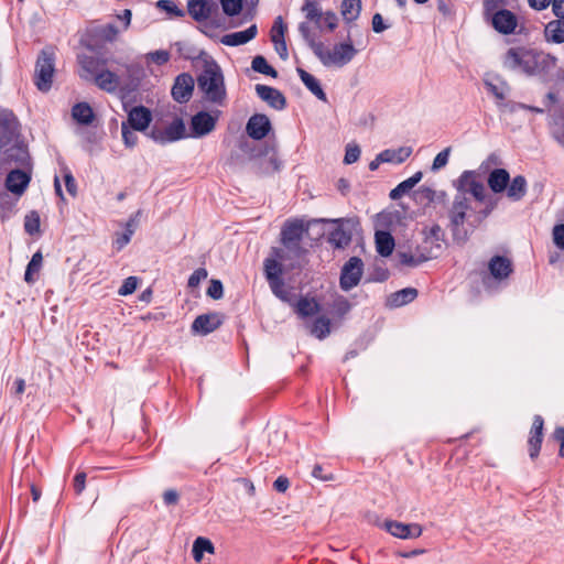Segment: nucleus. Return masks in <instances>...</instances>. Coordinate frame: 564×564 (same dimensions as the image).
<instances>
[{"instance_id": "nucleus-1", "label": "nucleus", "mask_w": 564, "mask_h": 564, "mask_svg": "<svg viewBox=\"0 0 564 564\" xmlns=\"http://www.w3.org/2000/svg\"><path fill=\"white\" fill-rule=\"evenodd\" d=\"M557 58L549 53L525 48L511 47L503 57V66L519 70L528 76L546 73L556 66Z\"/></svg>"}, {"instance_id": "nucleus-2", "label": "nucleus", "mask_w": 564, "mask_h": 564, "mask_svg": "<svg viewBox=\"0 0 564 564\" xmlns=\"http://www.w3.org/2000/svg\"><path fill=\"white\" fill-rule=\"evenodd\" d=\"M495 205L487 206L484 210L473 214V208L469 197L455 194L453 202L447 210L449 219V227L453 237L456 240L465 241L467 231L464 229V224L469 221L471 227H477L494 209Z\"/></svg>"}, {"instance_id": "nucleus-3", "label": "nucleus", "mask_w": 564, "mask_h": 564, "mask_svg": "<svg viewBox=\"0 0 564 564\" xmlns=\"http://www.w3.org/2000/svg\"><path fill=\"white\" fill-rule=\"evenodd\" d=\"M197 87L205 101L225 107L227 104V89L220 66L214 62H206L197 76Z\"/></svg>"}, {"instance_id": "nucleus-4", "label": "nucleus", "mask_w": 564, "mask_h": 564, "mask_svg": "<svg viewBox=\"0 0 564 564\" xmlns=\"http://www.w3.org/2000/svg\"><path fill=\"white\" fill-rule=\"evenodd\" d=\"M314 54L325 67L341 68L352 61L357 50L351 43H337L332 48L321 43L314 45Z\"/></svg>"}, {"instance_id": "nucleus-5", "label": "nucleus", "mask_w": 564, "mask_h": 564, "mask_svg": "<svg viewBox=\"0 0 564 564\" xmlns=\"http://www.w3.org/2000/svg\"><path fill=\"white\" fill-rule=\"evenodd\" d=\"M455 188L457 195L468 197L473 196L477 202L482 203L486 199L485 185L477 180L474 171H465L455 182Z\"/></svg>"}, {"instance_id": "nucleus-6", "label": "nucleus", "mask_w": 564, "mask_h": 564, "mask_svg": "<svg viewBox=\"0 0 564 564\" xmlns=\"http://www.w3.org/2000/svg\"><path fill=\"white\" fill-rule=\"evenodd\" d=\"M53 54L43 51L36 61L34 80L41 91L50 90L54 76Z\"/></svg>"}, {"instance_id": "nucleus-7", "label": "nucleus", "mask_w": 564, "mask_h": 564, "mask_svg": "<svg viewBox=\"0 0 564 564\" xmlns=\"http://www.w3.org/2000/svg\"><path fill=\"white\" fill-rule=\"evenodd\" d=\"M380 528L386 530L392 536L402 539V540H411L417 539L423 533V528L419 523H403L397 520H384Z\"/></svg>"}, {"instance_id": "nucleus-8", "label": "nucleus", "mask_w": 564, "mask_h": 564, "mask_svg": "<svg viewBox=\"0 0 564 564\" xmlns=\"http://www.w3.org/2000/svg\"><path fill=\"white\" fill-rule=\"evenodd\" d=\"M364 272V263L360 258H350L343 267L340 274V288L344 291H349L357 286L360 282Z\"/></svg>"}, {"instance_id": "nucleus-9", "label": "nucleus", "mask_w": 564, "mask_h": 564, "mask_svg": "<svg viewBox=\"0 0 564 564\" xmlns=\"http://www.w3.org/2000/svg\"><path fill=\"white\" fill-rule=\"evenodd\" d=\"M219 111H215L214 113L207 111H199L192 117L191 120V135L194 138H202L204 135L209 134L214 131Z\"/></svg>"}, {"instance_id": "nucleus-10", "label": "nucleus", "mask_w": 564, "mask_h": 564, "mask_svg": "<svg viewBox=\"0 0 564 564\" xmlns=\"http://www.w3.org/2000/svg\"><path fill=\"white\" fill-rule=\"evenodd\" d=\"M544 437V419L536 414L533 416L528 437V452L532 460H535L541 452Z\"/></svg>"}, {"instance_id": "nucleus-11", "label": "nucleus", "mask_w": 564, "mask_h": 564, "mask_svg": "<svg viewBox=\"0 0 564 564\" xmlns=\"http://www.w3.org/2000/svg\"><path fill=\"white\" fill-rule=\"evenodd\" d=\"M194 87L195 82L191 74H180L175 78L174 85L171 90L173 99L180 104L187 102L193 95Z\"/></svg>"}, {"instance_id": "nucleus-12", "label": "nucleus", "mask_w": 564, "mask_h": 564, "mask_svg": "<svg viewBox=\"0 0 564 564\" xmlns=\"http://www.w3.org/2000/svg\"><path fill=\"white\" fill-rule=\"evenodd\" d=\"M304 227L302 223L290 221L286 223L282 229V242L292 250L296 256H300L302 250L299 247V241L302 239Z\"/></svg>"}, {"instance_id": "nucleus-13", "label": "nucleus", "mask_w": 564, "mask_h": 564, "mask_svg": "<svg viewBox=\"0 0 564 564\" xmlns=\"http://www.w3.org/2000/svg\"><path fill=\"white\" fill-rule=\"evenodd\" d=\"M185 135V124L181 119L174 120L165 130L154 129L151 132L153 140L160 143L173 142Z\"/></svg>"}, {"instance_id": "nucleus-14", "label": "nucleus", "mask_w": 564, "mask_h": 564, "mask_svg": "<svg viewBox=\"0 0 564 564\" xmlns=\"http://www.w3.org/2000/svg\"><path fill=\"white\" fill-rule=\"evenodd\" d=\"M491 24L499 33L511 34L516 31L518 20L514 13L507 9H501L492 14Z\"/></svg>"}, {"instance_id": "nucleus-15", "label": "nucleus", "mask_w": 564, "mask_h": 564, "mask_svg": "<svg viewBox=\"0 0 564 564\" xmlns=\"http://www.w3.org/2000/svg\"><path fill=\"white\" fill-rule=\"evenodd\" d=\"M247 133L254 140H261L271 130V123L265 115H253L247 122Z\"/></svg>"}, {"instance_id": "nucleus-16", "label": "nucleus", "mask_w": 564, "mask_h": 564, "mask_svg": "<svg viewBox=\"0 0 564 564\" xmlns=\"http://www.w3.org/2000/svg\"><path fill=\"white\" fill-rule=\"evenodd\" d=\"M188 13L195 21H204L217 11V3L208 0H189L187 3Z\"/></svg>"}, {"instance_id": "nucleus-17", "label": "nucleus", "mask_w": 564, "mask_h": 564, "mask_svg": "<svg viewBox=\"0 0 564 564\" xmlns=\"http://www.w3.org/2000/svg\"><path fill=\"white\" fill-rule=\"evenodd\" d=\"M223 323V318L217 313L203 314L197 316L193 324V332L206 335L216 330Z\"/></svg>"}, {"instance_id": "nucleus-18", "label": "nucleus", "mask_w": 564, "mask_h": 564, "mask_svg": "<svg viewBox=\"0 0 564 564\" xmlns=\"http://www.w3.org/2000/svg\"><path fill=\"white\" fill-rule=\"evenodd\" d=\"M257 95L274 109L281 110L285 107V98L282 93L273 87L258 84Z\"/></svg>"}, {"instance_id": "nucleus-19", "label": "nucleus", "mask_w": 564, "mask_h": 564, "mask_svg": "<svg viewBox=\"0 0 564 564\" xmlns=\"http://www.w3.org/2000/svg\"><path fill=\"white\" fill-rule=\"evenodd\" d=\"M78 63L80 66L79 76L85 80H93L98 72L106 65L105 61L87 55H80Z\"/></svg>"}, {"instance_id": "nucleus-20", "label": "nucleus", "mask_w": 564, "mask_h": 564, "mask_svg": "<svg viewBox=\"0 0 564 564\" xmlns=\"http://www.w3.org/2000/svg\"><path fill=\"white\" fill-rule=\"evenodd\" d=\"M94 83L102 90L113 93L120 86V76L106 69L105 66L93 78Z\"/></svg>"}, {"instance_id": "nucleus-21", "label": "nucleus", "mask_w": 564, "mask_h": 564, "mask_svg": "<svg viewBox=\"0 0 564 564\" xmlns=\"http://www.w3.org/2000/svg\"><path fill=\"white\" fill-rule=\"evenodd\" d=\"M273 253V258H268L264 261V272L268 282L280 279L282 274V263L285 261V254L283 250L274 249Z\"/></svg>"}, {"instance_id": "nucleus-22", "label": "nucleus", "mask_w": 564, "mask_h": 564, "mask_svg": "<svg viewBox=\"0 0 564 564\" xmlns=\"http://www.w3.org/2000/svg\"><path fill=\"white\" fill-rule=\"evenodd\" d=\"M257 32H258L257 25L252 24L251 26H249L248 29H246L243 31L225 34L220 39V42L227 46L242 45V44L248 43L252 39H254L257 35Z\"/></svg>"}, {"instance_id": "nucleus-23", "label": "nucleus", "mask_w": 564, "mask_h": 564, "mask_svg": "<svg viewBox=\"0 0 564 564\" xmlns=\"http://www.w3.org/2000/svg\"><path fill=\"white\" fill-rule=\"evenodd\" d=\"M29 183V174L21 170L11 171L6 180L8 191L17 195H21L25 191Z\"/></svg>"}, {"instance_id": "nucleus-24", "label": "nucleus", "mask_w": 564, "mask_h": 564, "mask_svg": "<svg viewBox=\"0 0 564 564\" xmlns=\"http://www.w3.org/2000/svg\"><path fill=\"white\" fill-rule=\"evenodd\" d=\"M151 119L152 116L150 110L143 106L132 108L128 116L130 126L138 131L145 130L149 127Z\"/></svg>"}, {"instance_id": "nucleus-25", "label": "nucleus", "mask_w": 564, "mask_h": 564, "mask_svg": "<svg viewBox=\"0 0 564 564\" xmlns=\"http://www.w3.org/2000/svg\"><path fill=\"white\" fill-rule=\"evenodd\" d=\"M488 269L495 279L502 280L507 279L512 272V263L506 257L496 256L489 261Z\"/></svg>"}, {"instance_id": "nucleus-26", "label": "nucleus", "mask_w": 564, "mask_h": 564, "mask_svg": "<svg viewBox=\"0 0 564 564\" xmlns=\"http://www.w3.org/2000/svg\"><path fill=\"white\" fill-rule=\"evenodd\" d=\"M487 182L494 193H502L510 182L509 172L505 169H496L490 172Z\"/></svg>"}, {"instance_id": "nucleus-27", "label": "nucleus", "mask_w": 564, "mask_h": 564, "mask_svg": "<svg viewBox=\"0 0 564 564\" xmlns=\"http://www.w3.org/2000/svg\"><path fill=\"white\" fill-rule=\"evenodd\" d=\"M333 223L337 224V227L330 231L328 241L335 247V248H345L347 247L351 241V232L346 230L343 227V220L336 219L332 220Z\"/></svg>"}, {"instance_id": "nucleus-28", "label": "nucleus", "mask_w": 564, "mask_h": 564, "mask_svg": "<svg viewBox=\"0 0 564 564\" xmlns=\"http://www.w3.org/2000/svg\"><path fill=\"white\" fill-rule=\"evenodd\" d=\"M544 36L547 42L564 43V19L550 21L544 28Z\"/></svg>"}, {"instance_id": "nucleus-29", "label": "nucleus", "mask_w": 564, "mask_h": 564, "mask_svg": "<svg viewBox=\"0 0 564 564\" xmlns=\"http://www.w3.org/2000/svg\"><path fill=\"white\" fill-rule=\"evenodd\" d=\"M297 74L301 78V80L303 82V84L305 85V87L315 96L317 97L319 100L326 102L327 101V97H326V94L324 93L319 82L317 78H315L312 74H310L308 72L304 70L303 68H297Z\"/></svg>"}, {"instance_id": "nucleus-30", "label": "nucleus", "mask_w": 564, "mask_h": 564, "mask_svg": "<svg viewBox=\"0 0 564 564\" xmlns=\"http://www.w3.org/2000/svg\"><path fill=\"white\" fill-rule=\"evenodd\" d=\"M417 296V290L414 288H406L392 293L388 297V305L390 307H400L412 302Z\"/></svg>"}, {"instance_id": "nucleus-31", "label": "nucleus", "mask_w": 564, "mask_h": 564, "mask_svg": "<svg viewBox=\"0 0 564 564\" xmlns=\"http://www.w3.org/2000/svg\"><path fill=\"white\" fill-rule=\"evenodd\" d=\"M397 258L399 262L406 267H416L432 258V254H425L419 250L415 252H412L411 250L408 251H398Z\"/></svg>"}, {"instance_id": "nucleus-32", "label": "nucleus", "mask_w": 564, "mask_h": 564, "mask_svg": "<svg viewBox=\"0 0 564 564\" xmlns=\"http://www.w3.org/2000/svg\"><path fill=\"white\" fill-rule=\"evenodd\" d=\"M204 553L215 554V545L208 538L198 536L194 540L192 547V554L195 562L200 563L203 561Z\"/></svg>"}, {"instance_id": "nucleus-33", "label": "nucleus", "mask_w": 564, "mask_h": 564, "mask_svg": "<svg viewBox=\"0 0 564 564\" xmlns=\"http://www.w3.org/2000/svg\"><path fill=\"white\" fill-rule=\"evenodd\" d=\"M412 153V149L410 147H402L397 150H384L379 154V160L387 163H402L404 162Z\"/></svg>"}, {"instance_id": "nucleus-34", "label": "nucleus", "mask_w": 564, "mask_h": 564, "mask_svg": "<svg viewBox=\"0 0 564 564\" xmlns=\"http://www.w3.org/2000/svg\"><path fill=\"white\" fill-rule=\"evenodd\" d=\"M507 196L517 202L520 200L527 193V181L524 176L518 175L513 177L511 182H509L507 186Z\"/></svg>"}, {"instance_id": "nucleus-35", "label": "nucleus", "mask_w": 564, "mask_h": 564, "mask_svg": "<svg viewBox=\"0 0 564 564\" xmlns=\"http://www.w3.org/2000/svg\"><path fill=\"white\" fill-rule=\"evenodd\" d=\"M302 12L308 21L314 22L322 30V19L325 12L321 10L316 1L306 0L302 6Z\"/></svg>"}, {"instance_id": "nucleus-36", "label": "nucleus", "mask_w": 564, "mask_h": 564, "mask_svg": "<svg viewBox=\"0 0 564 564\" xmlns=\"http://www.w3.org/2000/svg\"><path fill=\"white\" fill-rule=\"evenodd\" d=\"M376 247L379 254L388 257L392 253L394 248V239L391 234L387 231L376 232Z\"/></svg>"}, {"instance_id": "nucleus-37", "label": "nucleus", "mask_w": 564, "mask_h": 564, "mask_svg": "<svg viewBox=\"0 0 564 564\" xmlns=\"http://www.w3.org/2000/svg\"><path fill=\"white\" fill-rule=\"evenodd\" d=\"M422 180V172H416L411 177L401 182L395 188L390 192L391 199H399L409 193Z\"/></svg>"}, {"instance_id": "nucleus-38", "label": "nucleus", "mask_w": 564, "mask_h": 564, "mask_svg": "<svg viewBox=\"0 0 564 564\" xmlns=\"http://www.w3.org/2000/svg\"><path fill=\"white\" fill-rule=\"evenodd\" d=\"M295 310L301 317H308L319 312V304L314 299L302 297L297 301Z\"/></svg>"}, {"instance_id": "nucleus-39", "label": "nucleus", "mask_w": 564, "mask_h": 564, "mask_svg": "<svg viewBox=\"0 0 564 564\" xmlns=\"http://www.w3.org/2000/svg\"><path fill=\"white\" fill-rule=\"evenodd\" d=\"M73 118L83 124H89L94 119L91 107L86 102L77 104L72 110Z\"/></svg>"}, {"instance_id": "nucleus-40", "label": "nucleus", "mask_w": 564, "mask_h": 564, "mask_svg": "<svg viewBox=\"0 0 564 564\" xmlns=\"http://www.w3.org/2000/svg\"><path fill=\"white\" fill-rule=\"evenodd\" d=\"M360 10V0H343L341 15L346 22L355 21L359 17Z\"/></svg>"}, {"instance_id": "nucleus-41", "label": "nucleus", "mask_w": 564, "mask_h": 564, "mask_svg": "<svg viewBox=\"0 0 564 564\" xmlns=\"http://www.w3.org/2000/svg\"><path fill=\"white\" fill-rule=\"evenodd\" d=\"M417 195L421 200H425L427 203L443 204L446 202L447 198V194L444 191H435L427 186H422L417 191Z\"/></svg>"}, {"instance_id": "nucleus-42", "label": "nucleus", "mask_w": 564, "mask_h": 564, "mask_svg": "<svg viewBox=\"0 0 564 564\" xmlns=\"http://www.w3.org/2000/svg\"><path fill=\"white\" fill-rule=\"evenodd\" d=\"M311 333L318 339L327 337L330 333V319L326 316L317 317L311 327Z\"/></svg>"}, {"instance_id": "nucleus-43", "label": "nucleus", "mask_w": 564, "mask_h": 564, "mask_svg": "<svg viewBox=\"0 0 564 564\" xmlns=\"http://www.w3.org/2000/svg\"><path fill=\"white\" fill-rule=\"evenodd\" d=\"M251 66L254 72H258L260 74L268 75L273 78L278 76L276 70L272 66H270L267 59L261 55H258L252 59Z\"/></svg>"}, {"instance_id": "nucleus-44", "label": "nucleus", "mask_w": 564, "mask_h": 564, "mask_svg": "<svg viewBox=\"0 0 564 564\" xmlns=\"http://www.w3.org/2000/svg\"><path fill=\"white\" fill-rule=\"evenodd\" d=\"M286 24L281 15L276 17L270 31L271 41L273 43L285 41Z\"/></svg>"}, {"instance_id": "nucleus-45", "label": "nucleus", "mask_w": 564, "mask_h": 564, "mask_svg": "<svg viewBox=\"0 0 564 564\" xmlns=\"http://www.w3.org/2000/svg\"><path fill=\"white\" fill-rule=\"evenodd\" d=\"M42 261H43V258H42L41 252H36L33 254L31 261L29 262V264L26 267L25 274H24V279L26 282L31 283L34 281L33 274L37 273L40 271V269L42 267Z\"/></svg>"}, {"instance_id": "nucleus-46", "label": "nucleus", "mask_w": 564, "mask_h": 564, "mask_svg": "<svg viewBox=\"0 0 564 564\" xmlns=\"http://www.w3.org/2000/svg\"><path fill=\"white\" fill-rule=\"evenodd\" d=\"M24 229L30 235L40 232V215L36 212H31L25 216Z\"/></svg>"}, {"instance_id": "nucleus-47", "label": "nucleus", "mask_w": 564, "mask_h": 564, "mask_svg": "<svg viewBox=\"0 0 564 564\" xmlns=\"http://www.w3.org/2000/svg\"><path fill=\"white\" fill-rule=\"evenodd\" d=\"M299 32L301 33L302 37L305 40V42L308 44V46L312 48L313 52H314V45H321L322 42H317L315 40L307 22L300 23Z\"/></svg>"}, {"instance_id": "nucleus-48", "label": "nucleus", "mask_w": 564, "mask_h": 564, "mask_svg": "<svg viewBox=\"0 0 564 564\" xmlns=\"http://www.w3.org/2000/svg\"><path fill=\"white\" fill-rule=\"evenodd\" d=\"M170 52L164 50H158L154 52H150L145 55L147 62H152L158 65H163L170 61Z\"/></svg>"}, {"instance_id": "nucleus-49", "label": "nucleus", "mask_w": 564, "mask_h": 564, "mask_svg": "<svg viewBox=\"0 0 564 564\" xmlns=\"http://www.w3.org/2000/svg\"><path fill=\"white\" fill-rule=\"evenodd\" d=\"M224 12L227 15H237L242 8V0H220Z\"/></svg>"}, {"instance_id": "nucleus-50", "label": "nucleus", "mask_w": 564, "mask_h": 564, "mask_svg": "<svg viewBox=\"0 0 564 564\" xmlns=\"http://www.w3.org/2000/svg\"><path fill=\"white\" fill-rule=\"evenodd\" d=\"M269 284L274 295H276L282 301H289V292L285 290L284 282L281 278L269 281Z\"/></svg>"}, {"instance_id": "nucleus-51", "label": "nucleus", "mask_w": 564, "mask_h": 564, "mask_svg": "<svg viewBox=\"0 0 564 564\" xmlns=\"http://www.w3.org/2000/svg\"><path fill=\"white\" fill-rule=\"evenodd\" d=\"M138 283L139 279L137 276L127 278L118 291L119 295L126 296L132 294L137 290Z\"/></svg>"}, {"instance_id": "nucleus-52", "label": "nucleus", "mask_w": 564, "mask_h": 564, "mask_svg": "<svg viewBox=\"0 0 564 564\" xmlns=\"http://www.w3.org/2000/svg\"><path fill=\"white\" fill-rule=\"evenodd\" d=\"M485 85L488 91L492 94L498 100H503L506 98L507 85L505 83L497 85L486 80Z\"/></svg>"}, {"instance_id": "nucleus-53", "label": "nucleus", "mask_w": 564, "mask_h": 564, "mask_svg": "<svg viewBox=\"0 0 564 564\" xmlns=\"http://www.w3.org/2000/svg\"><path fill=\"white\" fill-rule=\"evenodd\" d=\"M338 24V18L337 15L332 11H326L322 19V30H328L334 31L337 28Z\"/></svg>"}, {"instance_id": "nucleus-54", "label": "nucleus", "mask_w": 564, "mask_h": 564, "mask_svg": "<svg viewBox=\"0 0 564 564\" xmlns=\"http://www.w3.org/2000/svg\"><path fill=\"white\" fill-rule=\"evenodd\" d=\"M350 303L344 296H337L333 303V311L343 316L350 311Z\"/></svg>"}, {"instance_id": "nucleus-55", "label": "nucleus", "mask_w": 564, "mask_h": 564, "mask_svg": "<svg viewBox=\"0 0 564 564\" xmlns=\"http://www.w3.org/2000/svg\"><path fill=\"white\" fill-rule=\"evenodd\" d=\"M133 227H134V219H130L127 224V231H124L123 235H121L120 237H118L116 239V245H117L118 249L123 248L130 241L131 236L134 231Z\"/></svg>"}, {"instance_id": "nucleus-56", "label": "nucleus", "mask_w": 564, "mask_h": 564, "mask_svg": "<svg viewBox=\"0 0 564 564\" xmlns=\"http://www.w3.org/2000/svg\"><path fill=\"white\" fill-rule=\"evenodd\" d=\"M449 153H451V148H446L443 151H441L435 156V159L433 161L432 170L437 171V170L444 167L448 162Z\"/></svg>"}, {"instance_id": "nucleus-57", "label": "nucleus", "mask_w": 564, "mask_h": 564, "mask_svg": "<svg viewBox=\"0 0 564 564\" xmlns=\"http://www.w3.org/2000/svg\"><path fill=\"white\" fill-rule=\"evenodd\" d=\"M208 273L204 268L195 270L188 279V288L195 289L207 278Z\"/></svg>"}, {"instance_id": "nucleus-58", "label": "nucleus", "mask_w": 564, "mask_h": 564, "mask_svg": "<svg viewBox=\"0 0 564 564\" xmlns=\"http://www.w3.org/2000/svg\"><path fill=\"white\" fill-rule=\"evenodd\" d=\"M156 7L176 17H182L184 14L183 11L180 10L171 0H159L156 2Z\"/></svg>"}, {"instance_id": "nucleus-59", "label": "nucleus", "mask_w": 564, "mask_h": 564, "mask_svg": "<svg viewBox=\"0 0 564 564\" xmlns=\"http://www.w3.org/2000/svg\"><path fill=\"white\" fill-rule=\"evenodd\" d=\"M223 294L224 289L221 282L218 280H212L207 289V295L210 296L212 299L219 300L223 297Z\"/></svg>"}, {"instance_id": "nucleus-60", "label": "nucleus", "mask_w": 564, "mask_h": 564, "mask_svg": "<svg viewBox=\"0 0 564 564\" xmlns=\"http://www.w3.org/2000/svg\"><path fill=\"white\" fill-rule=\"evenodd\" d=\"M312 476L323 481H329L335 479L334 475L332 473H326L324 467L319 464L313 467Z\"/></svg>"}, {"instance_id": "nucleus-61", "label": "nucleus", "mask_w": 564, "mask_h": 564, "mask_svg": "<svg viewBox=\"0 0 564 564\" xmlns=\"http://www.w3.org/2000/svg\"><path fill=\"white\" fill-rule=\"evenodd\" d=\"M360 156V149L357 145H348L346 149L344 162L346 164L355 163Z\"/></svg>"}, {"instance_id": "nucleus-62", "label": "nucleus", "mask_w": 564, "mask_h": 564, "mask_svg": "<svg viewBox=\"0 0 564 564\" xmlns=\"http://www.w3.org/2000/svg\"><path fill=\"white\" fill-rule=\"evenodd\" d=\"M553 241L557 248L564 249V224L553 228Z\"/></svg>"}, {"instance_id": "nucleus-63", "label": "nucleus", "mask_w": 564, "mask_h": 564, "mask_svg": "<svg viewBox=\"0 0 564 564\" xmlns=\"http://www.w3.org/2000/svg\"><path fill=\"white\" fill-rule=\"evenodd\" d=\"M118 34V30L112 24H107L100 28L99 35L107 41H112L116 39Z\"/></svg>"}, {"instance_id": "nucleus-64", "label": "nucleus", "mask_w": 564, "mask_h": 564, "mask_svg": "<svg viewBox=\"0 0 564 564\" xmlns=\"http://www.w3.org/2000/svg\"><path fill=\"white\" fill-rule=\"evenodd\" d=\"M552 436L560 444L558 456L564 457V427L563 426L556 427L554 430Z\"/></svg>"}]
</instances>
